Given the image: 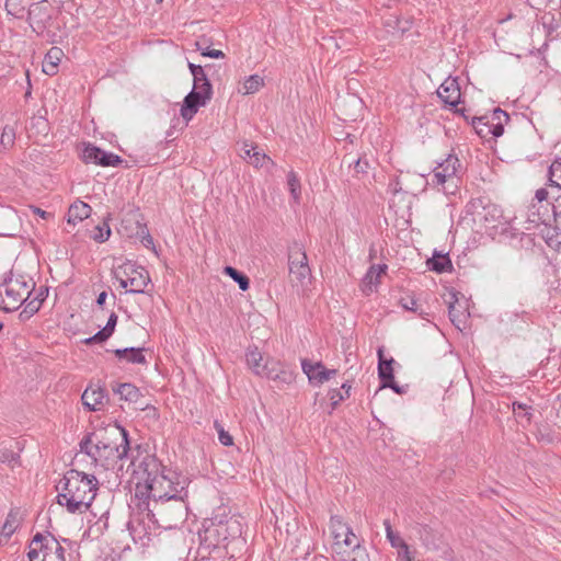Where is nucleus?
<instances>
[{
	"mask_svg": "<svg viewBox=\"0 0 561 561\" xmlns=\"http://www.w3.org/2000/svg\"><path fill=\"white\" fill-rule=\"evenodd\" d=\"M215 427L218 432V439L224 446H231L233 444L232 436L224 430V427L215 422Z\"/></svg>",
	"mask_w": 561,
	"mask_h": 561,
	"instance_id": "44",
	"label": "nucleus"
},
{
	"mask_svg": "<svg viewBox=\"0 0 561 561\" xmlns=\"http://www.w3.org/2000/svg\"><path fill=\"white\" fill-rule=\"evenodd\" d=\"M92 208L89 204L77 201L68 209V224L76 225L90 217Z\"/></svg>",
	"mask_w": 561,
	"mask_h": 561,
	"instance_id": "22",
	"label": "nucleus"
},
{
	"mask_svg": "<svg viewBox=\"0 0 561 561\" xmlns=\"http://www.w3.org/2000/svg\"><path fill=\"white\" fill-rule=\"evenodd\" d=\"M61 492L58 494V504L66 506L69 513H83L95 497L98 480L78 470H69L60 481Z\"/></svg>",
	"mask_w": 561,
	"mask_h": 561,
	"instance_id": "3",
	"label": "nucleus"
},
{
	"mask_svg": "<svg viewBox=\"0 0 561 561\" xmlns=\"http://www.w3.org/2000/svg\"><path fill=\"white\" fill-rule=\"evenodd\" d=\"M33 289L20 278L5 277L0 282V309L7 312L18 310L30 299Z\"/></svg>",
	"mask_w": 561,
	"mask_h": 561,
	"instance_id": "5",
	"label": "nucleus"
},
{
	"mask_svg": "<svg viewBox=\"0 0 561 561\" xmlns=\"http://www.w3.org/2000/svg\"><path fill=\"white\" fill-rule=\"evenodd\" d=\"M332 409L334 410L337 404L345 399V396L340 389H331L329 391Z\"/></svg>",
	"mask_w": 561,
	"mask_h": 561,
	"instance_id": "47",
	"label": "nucleus"
},
{
	"mask_svg": "<svg viewBox=\"0 0 561 561\" xmlns=\"http://www.w3.org/2000/svg\"><path fill=\"white\" fill-rule=\"evenodd\" d=\"M142 348L128 347V355L126 360L133 364H146V357L142 354Z\"/></svg>",
	"mask_w": 561,
	"mask_h": 561,
	"instance_id": "40",
	"label": "nucleus"
},
{
	"mask_svg": "<svg viewBox=\"0 0 561 561\" xmlns=\"http://www.w3.org/2000/svg\"><path fill=\"white\" fill-rule=\"evenodd\" d=\"M146 226L140 224L136 214H129L123 218L118 228V232L126 238L144 234Z\"/></svg>",
	"mask_w": 561,
	"mask_h": 561,
	"instance_id": "16",
	"label": "nucleus"
},
{
	"mask_svg": "<svg viewBox=\"0 0 561 561\" xmlns=\"http://www.w3.org/2000/svg\"><path fill=\"white\" fill-rule=\"evenodd\" d=\"M62 57L64 51L61 48L51 47L45 55V58L42 64V71L48 76L56 75L58 71L59 62L61 61Z\"/></svg>",
	"mask_w": 561,
	"mask_h": 561,
	"instance_id": "18",
	"label": "nucleus"
},
{
	"mask_svg": "<svg viewBox=\"0 0 561 561\" xmlns=\"http://www.w3.org/2000/svg\"><path fill=\"white\" fill-rule=\"evenodd\" d=\"M107 398L105 389H103L100 386L96 387H88L82 396L81 401L82 404L89 410V411H99L105 403V399Z\"/></svg>",
	"mask_w": 561,
	"mask_h": 561,
	"instance_id": "15",
	"label": "nucleus"
},
{
	"mask_svg": "<svg viewBox=\"0 0 561 561\" xmlns=\"http://www.w3.org/2000/svg\"><path fill=\"white\" fill-rule=\"evenodd\" d=\"M342 553L340 556H344L346 552L352 551L355 547H362L357 537L353 533L351 528H348L347 534L343 535L342 539Z\"/></svg>",
	"mask_w": 561,
	"mask_h": 561,
	"instance_id": "31",
	"label": "nucleus"
},
{
	"mask_svg": "<svg viewBox=\"0 0 561 561\" xmlns=\"http://www.w3.org/2000/svg\"><path fill=\"white\" fill-rule=\"evenodd\" d=\"M255 148H256V146L249 145L245 142L243 145L242 152L240 153L241 158H243L244 160H247L250 163L251 156L254 152Z\"/></svg>",
	"mask_w": 561,
	"mask_h": 561,
	"instance_id": "50",
	"label": "nucleus"
},
{
	"mask_svg": "<svg viewBox=\"0 0 561 561\" xmlns=\"http://www.w3.org/2000/svg\"><path fill=\"white\" fill-rule=\"evenodd\" d=\"M245 356L249 367L256 375L266 377L275 381H280L283 383L293 382V373L283 369L279 363L276 360L267 359L265 360V363H263V356L259 352L257 347L249 348Z\"/></svg>",
	"mask_w": 561,
	"mask_h": 561,
	"instance_id": "6",
	"label": "nucleus"
},
{
	"mask_svg": "<svg viewBox=\"0 0 561 561\" xmlns=\"http://www.w3.org/2000/svg\"><path fill=\"white\" fill-rule=\"evenodd\" d=\"M271 159L264 153L262 152L259 147L256 146L254 152L252 153L251 156V161L250 163L252 165H254L255 168H259V167H263V164L266 162V161H270Z\"/></svg>",
	"mask_w": 561,
	"mask_h": 561,
	"instance_id": "42",
	"label": "nucleus"
},
{
	"mask_svg": "<svg viewBox=\"0 0 561 561\" xmlns=\"http://www.w3.org/2000/svg\"><path fill=\"white\" fill-rule=\"evenodd\" d=\"M154 503L161 502L159 512L167 514L172 513L174 520L182 519L186 515L187 506L184 502L185 481H179L178 474L167 468L161 471H148L145 483L137 484L136 495L145 496Z\"/></svg>",
	"mask_w": 561,
	"mask_h": 561,
	"instance_id": "1",
	"label": "nucleus"
},
{
	"mask_svg": "<svg viewBox=\"0 0 561 561\" xmlns=\"http://www.w3.org/2000/svg\"><path fill=\"white\" fill-rule=\"evenodd\" d=\"M528 405L525 403L513 402V412L516 419L526 422L530 421V413L528 412Z\"/></svg>",
	"mask_w": 561,
	"mask_h": 561,
	"instance_id": "39",
	"label": "nucleus"
},
{
	"mask_svg": "<svg viewBox=\"0 0 561 561\" xmlns=\"http://www.w3.org/2000/svg\"><path fill=\"white\" fill-rule=\"evenodd\" d=\"M541 22L543 27L548 28V36L551 35V33L558 28L559 23L556 21V18L551 13H546L541 18Z\"/></svg>",
	"mask_w": 561,
	"mask_h": 561,
	"instance_id": "43",
	"label": "nucleus"
},
{
	"mask_svg": "<svg viewBox=\"0 0 561 561\" xmlns=\"http://www.w3.org/2000/svg\"><path fill=\"white\" fill-rule=\"evenodd\" d=\"M383 525H385L387 538L393 548L399 550L400 548H402L403 546L407 545V542L399 536V534H397L392 530L391 524L388 519H386L383 522Z\"/></svg>",
	"mask_w": 561,
	"mask_h": 561,
	"instance_id": "32",
	"label": "nucleus"
},
{
	"mask_svg": "<svg viewBox=\"0 0 561 561\" xmlns=\"http://www.w3.org/2000/svg\"><path fill=\"white\" fill-rule=\"evenodd\" d=\"M128 347L127 348H117L114 351V354L119 359H126L128 355Z\"/></svg>",
	"mask_w": 561,
	"mask_h": 561,
	"instance_id": "59",
	"label": "nucleus"
},
{
	"mask_svg": "<svg viewBox=\"0 0 561 561\" xmlns=\"http://www.w3.org/2000/svg\"><path fill=\"white\" fill-rule=\"evenodd\" d=\"M548 182L561 185V158L556 159L549 167Z\"/></svg>",
	"mask_w": 561,
	"mask_h": 561,
	"instance_id": "33",
	"label": "nucleus"
},
{
	"mask_svg": "<svg viewBox=\"0 0 561 561\" xmlns=\"http://www.w3.org/2000/svg\"><path fill=\"white\" fill-rule=\"evenodd\" d=\"M400 304L405 310L417 312L420 316L423 314V311L420 310L419 305L413 297L401 298Z\"/></svg>",
	"mask_w": 561,
	"mask_h": 561,
	"instance_id": "45",
	"label": "nucleus"
},
{
	"mask_svg": "<svg viewBox=\"0 0 561 561\" xmlns=\"http://www.w3.org/2000/svg\"><path fill=\"white\" fill-rule=\"evenodd\" d=\"M211 96L213 95H207V93L203 94V92L192 89V91L184 98L181 107V116L183 119L190 122L197 113L198 108L205 106L207 102L210 101Z\"/></svg>",
	"mask_w": 561,
	"mask_h": 561,
	"instance_id": "12",
	"label": "nucleus"
},
{
	"mask_svg": "<svg viewBox=\"0 0 561 561\" xmlns=\"http://www.w3.org/2000/svg\"><path fill=\"white\" fill-rule=\"evenodd\" d=\"M459 168V159L455 154H448V157L434 169L433 183L444 185L448 181H454Z\"/></svg>",
	"mask_w": 561,
	"mask_h": 561,
	"instance_id": "11",
	"label": "nucleus"
},
{
	"mask_svg": "<svg viewBox=\"0 0 561 561\" xmlns=\"http://www.w3.org/2000/svg\"><path fill=\"white\" fill-rule=\"evenodd\" d=\"M348 526L343 523L342 518L339 516H332L330 519V529L334 539L333 550L336 554L342 553V537L347 534Z\"/></svg>",
	"mask_w": 561,
	"mask_h": 561,
	"instance_id": "20",
	"label": "nucleus"
},
{
	"mask_svg": "<svg viewBox=\"0 0 561 561\" xmlns=\"http://www.w3.org/2000/svg\"><path fill=\"white\" fill-rule=\"evenodd\" d=\"M289 282L298 293H305L311 282V268L301 243L294 241L288 247Z\"/></svg>",
	"mask_w": 561,
	"mask_h": 561,
	"instance_id": "4",
	"label": "nucleus"
},
{
	"mask_svg": "<svg viewBox=\"0 0 561 561\" xmlns=\"http://www.w3.org/2000/svg\"><path fill=\"white\" fill-rule=\"evenodd\" d=\"M48 130V122L45 118L37 119V133H44V138H47Z\"/></svg>",
	"mask_w": 561,
	"mask_h": 561,
	"instance_id": "54",
	"label": "nucleus"
},
{
	"mask_svg": "<svg viewBox=\"0 0 561 561\" xmlns=\"http://www.w3.org/2000/svg\"><path fill=\"white\" fill-rule=\"evenodd\" d=\"M225 274L230 276L236 283H238L239 288L243 291L249 289L250 280L248 276L239 272L232 266H226L224 270Z\"/></svg>",
	"mask_w": 561,
	"mask_h": 561,
	"instance_id": "30",
	"label": "nucleus"
},
{
	"mask_svg": "<svg viewBox=\"0 0 561 561\" xmlns=\"http://www.w3.org/2000/svg\"><path fill=\"white\" fill-rule=\"evenodd\" d=\"M138 237L142 238V243L145 247L149 248L153 245V239L152 237L147 232V229L145 230L144 234H139Z\"/></svg>",
	"mask_w": 561,
	"mask_h": 561,
	"instance_id": "55",
	"label": "nucleus"
},
{
	"mask_svg": "<svg viewBox=\"0 0 561 561\" xmlns=\"http://www.w3.org/2000/svg\"><path fill=\"white\" fill-rule=\"evenodd\" d=\"M387 270V265H371L366 273L365 277L363 278V291L366 295H369L373 293L374 288L379 282V277L381 274H385Z\"/></svg>",
	"mask_w": 561,
	"mask_h": 561,
	"instance_id": "21",
	"label": "nucleus"
},
{
	"mask_svg": "<svg viewBox=\"0 0 561 561\" xmlns=\"http://www.w3.org/2000/svg\"><path fill=\"white\" fill-rule=\"evenodd\" d=\"M535 197L539 203L547 201L550 197V191L546 187H541L536 191Z\"/></svg>",
	"mask_w": 561,
	"mask_h": 561,
	"instance_id": "51",
	"label": "nucleus"
},
{
	"mask_svg": "<svg viewBox=\"0 0 561 561\" xmlns=\"http://www.w3.org/2000/svg\"><path fill=\"white\" fill-rule=\"evenodd\" d=\"M368 167V162L366 160H363L362 158H358L354 161V169L357 173H364L366 172V169Z\"/></svg>",
	"mask_w": 561,
	"mask_h": 561,
	"instance_id": "52",
	"label": "nucleus"
},
{
	"mask_svg": "<svg viewBox=\"0 0 561 561\" xmlns=\"http://www.w3.org/2000/svg\"><path fill=\"white\" fill-rule=\"evenodd\" d=\"M188 68H190V71H191L192 76L194 77L197 73V71L199 69H202L203 67L199 66V65H195V64L190 62L188 64Z\"/></svg>",
	"mask_w": 561,
	"mask_h": 561,
	"instance_id": "62",
	"label": "nucleus"
},
{
	"mask_svg": "<svg viewBox=\"0 0 561 561\" xmlns=\"http://www.w3.org/2000/svg\"><path fill=\"white\" fill-rule=\"evenodd\" d=\"M202 55L205 57H210V58H224L225 57V54L221 50L209 49V48L203 50Z\"/></svg>",
	"mask_w": 561,
	"mask_h": 561,
	"instance_id": "53",
	"label": "nucleus"
},
{
	"mask_svg": "<svg viewBox=\"0 0 561 561\" xmlns=\"http://www.w3.org/2000/svg\"><path fill=\"white\" fill-rule=\"evenodd\" d=\"M193 89L203 92V94L213 95V88L209 81H193Z\"/></svg>",
	"mask_w": 561,
	"mask_h": 561,
	"instance_id": "48",
	"label": "nucleus"
},
{
	"mask_svg": "<svg viewBox=\"0 0 561 561\" xmlns=\"http://www.w3.org/2000/svg\"><path fill=\"white\" fill-rule=\"evenodd\" d=\"M508 114L500 107L493 110L490 115L472 118V126L476 133L482 137H500L504 133V126L508 123Z\"/></svg>",
	"mask_w": 561,
	"mask_h": 561,
	"instance_id": "8",
	"label": "nucleus"
},
{
	"mask_svg": "<svg viewBox=\"0 0 561 561\" xmlns=\"http://www.w3.org/2000/svg\"><path fill=\"white\" fill-rule=\"evenodd\" d=\"M378 376L381 385H390L389 382L392 381V379L394 378L392 368V364L394 363V360L392 358L385 359L381 348L378 350Z\"/></svg>",
	"mask_w": 561,
	"mask_h": 561,
	"instance_id": "25",
	"label": "nucleus"
},
{
	"mask_svg": "<svg viewBox=\"0 0 561 561\" xmlns=\"http://www.w3.org/2000/svg\"><path fill=\"white\" fill-rule=\"evenodd\" d=\"M20 520L21 518L19 511H10L0 531V546H4L8 543L10 537L20 526Z\"/></svg>",
	"mask_w": 561,
	"mask_h": 561,
	"instance_id": "19",
	"label": "nucleus"
},
{
	"mask_svg": "<svg viewBox=\"0 0 561 561\" xmlns=\"http://www.w3.org/2000/svg\"><path fill=\"white\" fill-rule=\"evenodd\" d=\"M420 539L423 541L427 549H438L436 543V534L428 525H419L417 529Z\"/></svg>",
	"mask_w": 561,
	"mask_h": 561,
	"instance_id": "27",
	"label": "nucleus"
},
{
	"mask_svg": "<svg viewBox=\"0 0 561 561\" xmlns=\"http://www.w3.org/2000/svg\"><path fill=\"white\" fill-rule=\"evenodd\" d=\"M287 183L291 196L295 201L299 199L300 196V181L294 171H290L287 175Z\"/></svg>",
	"mask_w": 561,
	"mask_h": 561,
	"instance_id": "35",
	"label": "nucleus"
},
{
	"mask_svg": "<svg viewBox=\"0 0 561 561\" xmlns=\"http://www.w3.org/2000/svg\"><path fill=\"white\" fill-rule=\"evenodd\" d=\"M263 85L264 79L259 75H252L244 80L242 89H239V92L244 95L253 94L257 92Z\"/></svg>",
	"mask_w": 561,
	"mask_h": 561,
	"instance_id": "28",
	"label": "nucleus"
},
{
	"mask_svg": "<svg viewBox=\"0 0 561 561\" xmlns=\"http://www.w3.org/2000/svg\"><path fill=\"white\" fill-rule=\"evenodd\" d=\"M116 323H117V316H116V313L112 312L107 320L106 325L102 330L96 332L93 336L85 339L84 343L92 344V343L105 342L114 333Z\"/></svg>",
	"mask_w": 561,
	"mask_h": 561,
	"instance_id": "24",
	"label": "nucleus"
},
{
	"mask_svg": "<svg viewBox=\"0 0 561 561\" xmlns=\"http://www.w3.org/2000/svg\"><path fill=\"white\" fill-rule=\"evenodd\" d=\"M80 450L108 469L127 456L129 450L127 432L121 426L96 431L80 442Z\"/></svg>",
	"mask_w": 561,
	"mask_h": 561,
	"instance_id": "2",
	"label": "nucleus"
},
{
	"mask_svg": "<svg viewBox=\"0 0 561 561\" xmlns=\"http://www.w3.org/2000/svg\"><path fill=\"white\" fill-rule=\"evenodd\" d=\"M448 314L453 324L456 325L458 329H461L460 327L461 324H465L466 316L463 314V312L457 310L453 301L449 302Z\"/></svg>",
	"mask_w": 561,
	"mask_h": 561,
	"instance_id": "37",
	"label": "nucleus"
},
{
	"mask_svg": "<svg viewBox=\"0 0 561 561\" xmlns=\"http://www.w3.org/2000/svg\"><path fill=\"white\" fill-rule=\"evenodd\" d=\"M398 558L402 561H415V558L410 551V548L408 545L403 546L398 550Z\"/></svg>",
	"mask_w": 561,
	"mask_h": 561,
	"instance_id": "49",
	"label": "nucleus"
},
{
	"mask_svg": "<svg viewBox=\"0 0 561 561\" xmlns=\"http://www.w3.org/2000/svg\"><path fill=\"white\" fill-rule=\"evenodd\" d=\"M35 314V307H33V300L26 301L24 309L20 312L19 318L21 321H27Z\"/></svg>",
	"mask_w": 561,
	"mask_h": 561,
	"instance_id": "46",
	"label": "nucleus"
},
{
	"mask_svg": "<svg viewBox=\"0 0 561 561\" xmlns=\"http://www.w3.org/2000/svg\"><path fill=\"white\" fill-rule=\"evenodd\" d=\"M548 187L550 188V197L553 199V213L557 215V211L560 209L561 211V185L553 184L548 182Z\"/></svg>",
	"mask_w": 561,
	"mask_h": 561,
	"instance_id": "36",
	"label": "nucleus"
},
{
	"mask_svg": "<svg viewBox=\"0 0 561 561\" xmlns=\"http://www.w3.org/2000/svg\"><path fill=\"white\" fill-rule=\"evenodd\" d=\"M529 320L526 311H505L501 316V323L504 325L506 331H515L522 329L523 325L527 324Z\"/></svg>",
	"mask_w": 561,
	"mask_h": 561,
	"instance_id": "17",
	"label": "nucleus"
},
{
	"mask_svg": "<svg viewBox=\"0 0 561 561\" xmlns=\"http://www.w3.org/2000/svg\"><path fill=\"white\" fill-rule=\"evenodd\" d=\"M37 216H41L42 218L47 219L48 217L51 216V214L47 213L45 210H42L41 208L37 207Z\"/></svg>",
	"mask_w": 561,
	"mask_h": 561,
	"instance_id": "64",
	"label": "nucleus"
},
{
	"mask_svg": "<svg viewBox=\"0 0 561 561\" xmlns=\"http://www.w3.org/2000/svg\"><path fill=\"white\" fill-rule=\"evenodd\" d=\"M113 391L119 396L121 400L133 403H137L142 397L139 389L128 382L119 383L117 387H113Z\"/></svg>",
	"mask_w": 561,
	"mask_h": 561,
	"instance_id": "26",
	"label": "nucleus"
},
{
	"mask_svg": "<svg viewBox=\"0 0 561 561\" xmlns=\"http://www.w3.org/2000/svg\"><path fill=\"white\" fill-rule=\"evenodd\" d=\"M345 554L347 557L342 556V561H369V556L364 547H355V549Z\"/></svg>",
	"mask_w": 561,
	"mask_h": 561,
	"instance_id": "34",
	"label": "nucleus"
},
{
	"mask_svg": "<svg viewBox=\"0 0 561 561\" xmlns=\"http://www.w3.org/2000/svg\"><path fill=\"white\" fill-rule=\"evenodd\" d=\"M85 163H95L102 167H116L123 162L122 158L112 152H105L99 147L88 145L82 152Z\"/></svg>",
	"mask_w": 561,
	"mask_h": 561,
	"instance_id": "10",
	"label": "nucleus"
},
{
	"mask_svg": "<svg viewBox=\"0 0 561 561\" xmlns=\"http://www.w3.org/2000/svg\"><path fill=\"white\" fill-rule=\"evenodd\" d=\"M427 265L430 270L437 273H444L451 268V262L448 255L434 256L427 261Z\"/></svg>",
	"mask_w": 561,
	"mask_h": 561,
	"instance_id": "29",
	"label": "nucleus"
},
{
	"mask_svg": "<svg viewBox=\"0 0 561 561\" xmlns=\"http://www.w3.org/2000/svg\"><path fill=\"white\" fill-rule=\"evenodd\" d=\"M437 95L446 105L456 107L461 96L457 80L447 78L438 88Z\"/></svg>",
	"mask_w": 561,
	"mask_h": 561,
	"instance_id": "14",
	"label": "nucleus"
},
{
	"mask_svg": "<svg viewBox=\"0 0 561 561\" xmlns=\"http://www.w3.org/2000/svg\"><path fill=\"white\" fill-rule=\"evenodd\" d=\"M5 10L16 19H26V22L33 28L32 12L30 8L23 4L22 0H7Z\"/></svg>",
	"mask_w": 561,
	"mask_h": 561,
	"instance_id": "23",
	"label": "nucleus"
},
{
	"mask_svg": "<svg viewBox=\"0 0 561 561\" xmlns=\"http://www.w3.org/2000/svg\"><path fill=\"white\" fill-rule=\"evenodd\" d=\"M390 385H381L380 389L382 388H391L396 393H402L401 387L394 381V378L392 381L389 382Z\"/></svg>",
	"mask_w": 561,
	"mask_h": 561,
	"instance_id": "56",
	"label": "nucleus"
},
{
	"mask_svg": "<svg viewBox=\"0 0 561 561\" xmlns=\"http://www.w3.org/2000/svg\"><path fill=\"white\" fill-rule=\"evenodd\" d=\"M119 285L130 294H145L151 279L148 271L133 263H125L115 271Z\"/></svg>",
	"mask_w": 561,
	"mask_h": 561,
	"instance_id": "7",
	"label": "nucleus"
},
{
	"mask_svg": "<svg viewBox=\"0 0 561 561\" xmlns=\"http://www.w3.org/2000/svg\"><path fill=\"white\" fill-rule=\"evenodd\" d=\"M26 75V79H27V84H28V88L25 92V98L28 99L31 95H32V84H31V73H30V70H26L25 72Z\"/></svg>",
	"mask_w": 561,
	"mask_h": 561,
	"instance_id": "61",
	"label": "nucleus"
},
{
	"mask_svg": "<svg viewBox=\"0 0 561 561\" xmlns=\"http://www.w3.org/2000/svg\"><path fill=\"white\" fill-rule=\"evenodd\" d=\"M106 293L105 291H102L99 296H98V299H96V304L99 306H103L104 302H105V299H106Z\"/></svg>",
	"mask_w": 561,
	"mask_h": 561,
	"instance_id": "63",
	"label": "nucleus"
},
{
	"mask_svg": "<svg viewBox=\"0 0 561 561\" xmlns=\"http://www.w3.org/2000/svg\"><path fill=\"white\" fill-rule=\"evenodd\" d=\"M301 367L309 381L316 385H322L337 374L336 369H328L321 362L311 363L302 359Z\"/></svg>",
	"mask_w": 561,
	"mask_h": 561,
	"instance_id": "13",
	"label": "nucleus"
},
{
	"mask_svg": "<svg viewBox=\"0 0 561 561\" xmlns=\"http://www.w3.org/2000/svg\"><path fill=\"white\" fill-rule=\"evenodd\" d=\"M48 295V288L47 287H41L37 289V301L42 302L46 299Z\"/></svg>",
	"mask_w": 561,
	"mask_h": 561,
	"instance_id": "58",
	"label": "nucleus"
},
{
	"mask_svg": "<svg viewBox=\"0 0 561 561\" xmlns=\"http://www.w3.org/2000/svg\"><path fill=\"white\" fill-rule=\"evenodd\" d=\"M193 81L202 82V81H209L204 69H199L197 73L193 77Z\"/></svg>",
	"mask_w": 561,
	"mask_h": 561,
	"instance_id": "57",
	"label": "nucleus"
},
{
	"mask_svg": "<svg viewBox=\"0 0 561 561\" xmlns=\"http://www.w3.org/2000/svg\"><path fill=\"white\" fill-rule=\"evenodd\" d=\"M35 542V537H33L30 541V550L27 552V558L30 561H34L35 560V549L32 548V545Z\"/></svg>",
	"mask_w": 561,
	"mask_h": 561,
	"instance_id": "60",
	"label": "nucleus"
},
{
	"mask_svg": "<svg viewBox=\"0 0 561 561\" xmlns=\"http://www.w3.org/2000/svg\"><path fill=\"white\" fill-rule=\"evenodd\" d=\"M65 550L51 534L37 533V561H65Z\"/></svg>",
	"mask_w": 561,
	"mask_h": 561,
	"instance_id": "9",
	"label": "nucleus"
},
{
	"mask_svg": "<svg viewBox=\"0 0 561 561\" xmlns=\"http://www.w3.org/2000/svg\"><path fill=\"white\" fill-rule=\"evenodd\" d=\"M14 138H15L14 129L11 126H4L2 134H1V138H0L1 145L4 148H9L13 145Z\"/></svg>",
	"mask_w": 561,
	"mask_h": 561,
	"instance_id": "41",
	"label": "nucleus"
},
{
	"mask_svg": "<svg viewBox=\"0 0 561 561\" xmlns=\"http://www.w3.org/2000/svg\"><path fill=\"white\" fill-rule=\"evenodd\" d=\"M94 230L95 232L93 233L92 238L96 242H104L111 236L110 226L105 221L102 225L96 226Z\"/></svg>",
	"mask_w": 561,
	"mask_h": 561,
	"instance_id": "38",
	"label": "nucleus"
}]
</instances>
